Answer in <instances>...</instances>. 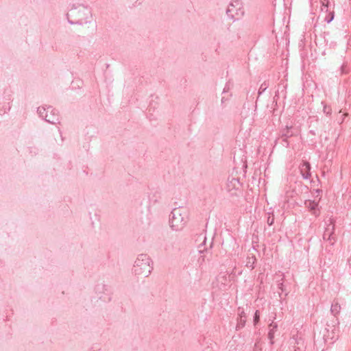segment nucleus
I'll return each mask as SVG.
<instances>
[{
    "mask_svg": "<svg viewBox=\"0 0 351 351\" xmlns=\"http://www.w3.org/2000/svg\"><path fill=\"white\" fill-rule=\"evenodd\" d=\"M203 251H204V250H201V249L199 250V253H202Z\"/></svg>",
    "mask_w": 351,
    "mask_h": 351,
    "instance_id": "393cba45",
    "label": "nucleus"
},
{
    "mask_svg": "<svg viewBox=\"0 0 351 351\" xmlns=\"http://www.w3.org/2000/svg\"><path fill=\"white\" fill-rule=\"evenodd\" d=\"M267 223L269 226H271L274 223V215H269L267 220Z\"/></svg>",
    "mask_w": 351,
    "mask_h": 351,
    "instance_id": "f3484780",
    "label": "nucleus"
},
{
    "mask_svg": "<svg viewBox=\"0 0 351 351\" xmlns=\"http://www.w3.org/2000/svg\"><path fill=\"white\" fill-rule=\"evenodd\" d=\"M206 242V237H203V242L202 243V245H204Z\"/></svg>",
    "mask_w": 351,
    "mask_h": 351,
    "instance_id": "b1692460",
    "label": "nucleus"
},
{
    "mask_svg": "<svg viewBox=\"0 0 351 351\" xmlns=\"http://www.w3.org/2000/svg\"><path fill=\"white\" fill-rule=\"evenodd\" d=\"M292 127L289 128L288 126H287L286 128L284 129L282 132V137H285V138L291 137L293 135L292 132L290 131V129Z\"/></svg>",
    "mask_w": 351,
    "mask_h": 351,
    "instance_id": "ddd939ff",
    "label": "nucleus"
},
{
    "mask_svg": "<svg viewBox=\"0 0 351 351\" xmlns=\"http://www.w3.org/2000/svg\"><path fill=\"white\" fill-rule=\"evenodd\" d=\"M152 260L144 254H139L134 265V272L138 276L147 277L153 269L151 265Z\"/></svg>",
    "mask_w": 351,
    "mask_h": 351,
    "instance_id": "f03ea898",
    "label": "nucleus"
},
{
    "mask_svg": "<svg viewBox=\"0 0 351 351\" xmlns=\"http://www.w3.org/2000/svg\"><path fill=\"white\" fill-rule=\"evenodd\" d=\"M238 313V319H237V324L236 326V330H239L241 328H243L246 322V314L245 313V310L243 307H239L237 310Z\"/></svg>",
    "mask_w": 351,
    "mask_h": 351,
    "instance_id": "0eeeda50",
    "label": "nucleus"
},
{
    "mask_svg": "<svg viewBox=\"0 0 351 351\" xmlns=\"http://www.w3.org/2000/svg\"><path fill=\"white\" fill-rule=\"evenodd\" d=\"M256 261V258L252 256L251 258H248V261L246 263V267L248 268H250L251 269H254V263Z\"/></svg>",
    "mask_w": 351,
    "mask_h": 351,
    "instance_id": "4468645a",
    "label": "nucleus"
},
{
    "mask_svg": "<svg viewBox=\"0 0 351 351\" xmlns=\"http://www.w3.org/2000/svg\"><path fill=\"white\" fill-rule=\"evenodd\" d=\"M267 85L266 84L265 82L262 84L259 88L258 94H261L263 92H264L267 89Z\"/></svg>",
    "mask_w": 351,
    "mask_h": 351,
    "instance_id": "aec40b11",
    "label": "nucleus"
},
{
    "mask_svg": "<svg viewBox=\"0 0 351 351\" xmlns=\"http://www.w3.org/2000/svg\"><path fill=\"white\" fill-rule=\"evenodd\" d=\"M230 183L231 184H232L233 187L234 188H237V186H239L240 184V182L239 181L238 179L237 178H232L230 181Z\"/></svg>",
    "mask_w": 351,
    "mask_h": 351,
    "instance_id": "dca6fc26",
    "label": "nucleus"
},
{
    "mask_svg": "<svg viewBox=\"0 0 351 351\" xmlns=\"http://www.w3.org/2000/svg\"><path fill=\"white\" fill-rule=\"evenodd\" d=\"M332 19H333V15L330 17V19L327 20V22L330 23L332 20Z\"/></svg>",
    "mask_w": 351,
    "mask_h": 351,
    "instance_id": "5701e85b",
    "label": "nucleus"
},
{
    "mask_svg": "<svg viewBox=\"0 0 351 351\" xmlns=\"http://www.w3.org/2000/svg\"><path fill=\"white\" fill-rule=\"evenodd\" d=\"M330 236H331V233L328 231V229H327L323 234V238H324V239L329 240V239H330Z\"/></svg>",
    "mask_w": 351,
    "mask_h": 351,
    "instance_id": "6ab92c4d",
    "label": "nucleus"
},
{
    "mask_svg": "<svg viewBox=\"0 0 351 351\" xmlns=\"http://www.w3.org/2000/svg\"><path fill=\"white\" fill-rule=\"evenodd\" d=\"M241 2L239 0H233L230 3L227 10L226 14L230 19H235L239 14H242L243 12L241 10Z\"/></svg>",
    "mask_w": 351,
    "mask_h": 351,
    "instance_id": "423d86ee",
    "label": "nucleus"
},
{
    "mask_svg": "<svg viewBox=\"0 0 351 351\" xmlns=\"http://www.w3.org/2000/svg\"><path fill=\"white\" fill-rule=\"evenodd\" d=\"M300 172L304 179L306 180L311 177V165L307 161H304L300 166Z\"/></svg>",
    "mask_w": 351,
    "mask_h": 351,
    "instance_id": "6e6552de",
    "label": "nucleus"
},
{
    "mask_svg": "<svg viewBox=\"0 0 351 351\" xmlns=\"http://www.w3.org/2000/svg\"><path fill=\"white\" fill-rule=\"evenodd\" d=\"M320 1L322 4V6L326 8L327 10L328 7L329 0H320Z\"/></svg>",
    "mask_w": 351,
    "mask_h": 351,
    "instance_id": "412c9836",
    "label": "nucleus"
},
{
    "mask_svg": "<svg viewBox=\"0 0 351 351\" xmlns=\"http://www.w3.org/2000/svg\"><path fill=\"white\" fill-rule=\"evenodd\" d=\"M322 104H323L324 113H325L326 115H330L332 112V110H331L330 107L327 106V105L325 104L324 102H322Z\"/></svg>",
    "mask_w": 351,
    "mask_h": 351,
    "instance_id": "2eb2a0df",
    "label": "nucleus"
},
{
    "mask_svg": "<svg viewBox=\"0 0 351 351\" xmlns=\"http://www.w3.org/2000/svg\"><path fill=\"white\" fill-rule=\"evenodd\" d=\"M280 277H281L280 280L278 281L277 286L278 289L281 291V293H279V295L281 298V294L285 293V295L287 296L289 293V292L287 291L284 284H283V280H284V274H280Z\"/></svg>",
    "mask_w": 351,
    "mask_h": 351,
    "instance_id": "9d476101",
    "label": "nucleus"
},
{
    "mask_svg": "<svg viewBox=\"0 0 351 351\" xmlns=\"http://www.w3.org/2000/svg\"><path fill=\"white\" fill-rule=\"evenodd\" d=\"M66 16L69 23L84 25L90 22L91 13L88 8L80 5L77 8L71 9Z\"/></svg>",
    "mask_w": 351,
    "mask_h": 351,
    "instance_id": "f257e3e1",
    "label": "nucleus"
},
{
    "mask_svg": "<svg viewBox=\"0 0 351 351\" xmlns=\"http://www.w3.org/2000/svg\"><path fill=\"white\" fill-rule=\"evenodd\" d=\"M304 205L308 209L315 215H317V208L318 206V203L315 201L311 200H306L304 202Z\"/></svg>",
    "mask_w": 351,
    "mask_h": 351,
    "instance_id": "1a4fd4ad",
    "label": "nucleus"
},
{
    "mask_svg": "<svg viewBox=\"0 0 351 351\" xmlns=\"http://www.w3.org/2000/svg\"><path fill=\"white\" fill-rule=\"evenodd\" d=\"M37 111L40 117L44 119L47 122L50 123L51 124H56L57 123H59L58 112L53 107H38Z\"/></svg>",
    "mask_w": 351,
    "mask_h": 351,
    "instance_id": "20e7f679",
    "label": "nucleus"
},
{
    "mask_svg": "<svg viewBox=\"0 0 351 351\" xmlns=\"http://www.w3.org/2000/svg\"><path fill=\"white\" fill-rule=\"evenodd\" d=\"M269 327H271V328H270L269 331L268 338L270 340V344L272 345L274 343L273 339L274 338V333L278 327V325L276 323L272 322L270 324Z\"/></svg>",
    "mask_w": 351,
    "mask_h": 351,
    "instance_id": "9b49d317",
    "label": "nucleus"
},
{
    "mask_svg": "<svg viewBox=\"0 0 351 351\" xmlns=\"http://www.w3.org/2000/svg\"><path fill=\"white\" fill-rule=\"evenodd\" d=\"M282 145L285 147H288L289 146V142L287 141L288 138H285V137H282Z\"/></svg>",
    "mask_w": 351,
    "mask_h": 351,
    "instance_id": "4be33fe9",
    "label": "nucleus"
},
{
    "mask_svg": "<svg viewBox=\"0 0 351 351\" xmlns=\"http://www.w3.org/2000/svg\"><path fill=\"white\" fill-rule=\"evenodd\" d=\"M187 221L186 213L181 208H176L171 213L169 224L173 230H181Z\"/></svg>",
    "mask_w": 351,
    "mask_h": 351,
    "instance_id": "7ed1b4c3",
    "label": "nucleus"
},
{
    "mask_svg": "<svg viewBox=\"0 0 351 351\" xmlns=\"http://www.w3.org/2000/svg\"><path fill=\"white\" fill-rule=\"evenodd\" d=\"M341 311V305L339 303L334 300L332 303L331 307H330V312L334 316H337Z\"/></svg>",
    "mask_w": 351,
    "mask_h": 351,
    "instance_id": "f8f14e48",
    "label": "nucleus"
},
{
    "mask_svg": "<svg viewBox=\"0 0 351 351\" xmlns=\"http://www.w3.org/2000/svg\"><path fill=\"white\" fill-rule=\"evenodd\" d=\"M332 322V325L327 324L322 332L323 339L325 342L330 341V343H333L338 338L339 328L337 324L339 322L337 319H335Z\"/></svg>",
    "mask_w": 351,
    "mask_h": 351,
    "instance_id": "39448f33",
    "label": "nucleus"
},
{
    "mask_svg": "<svg viewBox=\"0 0 351 351\" xmlns=\"http://www.w3.org/2000/svg\"><path fill=\"white\" fill-rule=\"evenodd\" d=\"M259 321V311L257 310L256 311L254 316V323L256 325Z\"/></svg>",
    "mask_w": 351,
    "mask_h": 351,
    "instance_id": "a211bd4d",
    "label": "nucleus"
}]
</instances>
